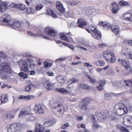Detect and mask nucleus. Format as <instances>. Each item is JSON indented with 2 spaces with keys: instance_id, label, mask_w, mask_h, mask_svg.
Instances as JSON below:
<instances>
[{
  "instance_id": "obj_51",
  "label": "nucleus",
  "mask_w": 132,
  "mask_h": 132,
  "mask_svg": "<svg viewBox=\"0 0 132 132\" xmlns=\"http://www.w3.org/2000/svg\"><path fill=\"white\" fill-rule=\"evenodd\" d=\"M104 63V62L102 60H100L96 63V64L99 66H103Z\"/></svg>"
},
{
  "instance_id": "obj_49",
  "label": "nucleus",
  "mask_w": 132,
  "mask_h": 132,
  "mask_svg": "<svg viewBox=\"0 0 132 132\" xmlns=\"http://www.w3.org/2000/svg\"><path fill=\"white\" fill-rule=\"evenodd\" d=\"M24 99L26 100H30L34 98L33 96L32 95H27V96H24Z\"/></svg>"
},
{
  "instance_id": "obj_27",
  "label": "nucleus",
  "mask_w": 132,
  "mask_h": 132,
  "mask_svg": "<svg viewBox=\"0 0 132 132\" xmlns=\"http://www.w3.org/2000/svg\"><path fill=\"white\" fill-rule=\"evenodd\" d=\"M79 108L83 110H86L88 109L87 104L82 101L79 105Z\"/></svg>"
},
{
  "instance_id": "obj_64",
  "label": "nucleus",
  "mask_w": 132,
  "mask_h": 132,
  "mask_svg": "<svg viewBox=\"0 0 132 132\" xmlns=\"http://www.w3.org/2000/svg\"><path fill=\"white\" fill-rule=\"evenodd\" d=\"M47 75L49 76H52L54 75V73L52 72L49 71L46 73Z\"/></svg>"
},
{
  "instance_id": "obj_23",
  "label": "nucleus",
  "mask_w": 132,
  "mask_h": 132,
  "mask_svg": "<svg viewBox=\"0 0 132 132\" xmlns=\"http://www.w3.org/2000/svg\"><path fill=\"white\" fill-rule=\"evenodd\" d=\"M77 24L79 27L82 28L84 26H86L87 24L86 22L83 19H80L78 20Z\"/></svg>"
},
{
  "instance_id": "obj_36",
  "label": "nucleus",
  "mask_w": 132,
  "mask_h": 132,
  "mask_svg": "<svg viewBox=\"0 0 132 132\" xmlns=\"http://www.w3.org/2000/svg\"><path fill=\"white\" fill-rule=\"evenodd\" d=\"M126 107L125 108L121 109L120 110L117 111L116 113L118 115H119L120 116H122L124 114H127V113H125V111L126 109Z\"/></svg>"
},
{
  "instance_id": "obj_54",
  "label": "nucleus",
  "mask_w": 132,
  "mask_h": 132,
  "mask_svg": "<svg viewBox=\"0 0 132 132\" xmlns=\"http://www.w3.org/2000/svg\"><path fill=\"white\" fill-rule=\"evenodd\" d=\"M124 119H125V121H126L129 122L132 119V117L130 116H127Z\"/></svg>"
},
{
  "instance_id": "obj_11",
  "label": "nucleus",
  "mask_w": 132,
  "mask_h": 132,
  "mask_svg": "<svg viewBox=\"0 0 132 132\" xmlns=\"http://www.w3.org/2000/svg\"><path fill=\"white\" fill-rule=\"evenodd\" d=\"M96 116L98 120L100 121H102L107 118L108 116L106 114L104 113L97 112L96 113Z\"/></svg>"
},
{
  "instance_id": "obj_52",
  "label": "nucleus",
  "mask_w": 132,
  "mask_h": 132,
  "mask_svg": "<svg viewBox=\"0 0 132 132\" xmlns=\"http://www.w3.org/2000/svg\"><path fill=\"white\" fill-rule=\"evenodd\" d=\"M111 94H112V95L114 96L115 97H117L123 95L124 94V92L118 93H112Z\"/></svg>"
},
{
  "instance_id": "obj_58",
  "label": "nucleus",
  "mask_w": 132,
  "mask_h": 132,
  "mask_svg": "<svg viewBox=\"0 0 132 132\" xmlns=\"http://www.w3.org/2000/svg\"><path fill=\"white\" fill-rule=\"evenodd\" d=\"M35 119V118L32 116H29L27 120L28 122L32 121Z\"/></svg>"
},
{
  "instance_id": "obj_45",
  "label": "nucleus",
  "mask_w": 132,
  "mask_h": 132,
  "mask_svg": "<svg viewBox=\"0 0 132 132\" xmlns=\"http://www.w3.org/2000/svg\"><path fill=\"white\" fill-rule=\"evenodd\" d=\"M118 4L120 6L127 5H128V3L123 0H121V1Z\"/></svg>"
},
{
  "instance_id": "obj_50",
  "label": "nucleus",
  "mask_w": 132,
  "mask_h": 132,
  "mask_svg": "<svg viewBox=\"0 0 132 132\" xmlns=\"http://www.w3.org/2000/svg\"><path fill=\"white\" fill-rule=\"evenodd\" d=\"M69 126V125L68 123H66L62 124L61 126V129H66Z\"/></svg>"
},
{
  "instance_id": "obj_22",
  "label": "nucleus",
  "mask_w": 132,
  "mask_h": 132,
  "mask_svg": "<svg viewBox=\"0 0 132 132\" xmlns=\"http://www.w3.org/2000/svg\"><path fill=\"white\" fill-rule=\"evenodd\" d=\"M125 107V105L121 103H119L116 104L114 107L115 109L117 110V111L120 110Z\"/></svg>"
},
{
  "instance_id": "obj_13",
  "label": "nucleus",
  "mask_w": 132,
  "mask_h": 132,
  "mask_svg": "<svg viewBox=\"0 0 132 132\" xmlns=\"http://www.w3.org/2000/svg\"><path fill=\"white\" fill-rule=\"evenodd\" d=\"M45 32L46 34L51 36L54 37L56 34L55 30L52 28L49 27H47L46 28Z\"/></svg>"
},
{
  "instance_id": "obj_2",
  "label": "nucleus",
  "mask_w": 132,
  "mask_h": 132,
  "mask_svg": "<svg viewBox=\"0 0 132 132\" xmlns=\"http://www.w3.org/2000/svg\"><path fill=\"white\" fill-rule=\"evenodd\" d=\"M51 107L52 111L56 116L60 117L63 115L64 109L61 102H55L52 105Z\"/></svg>"
},
{
  "instance_id": "obj_61",
  "label": "nucleus",
  "mask_w": 132,
  "mask_h": 132,
  "mask_svg": "<svg viewBox=\"0 0 132 132\" xmlns=\"http://www.w3.org/2000/svg\"><path fill=\"white\" fill-rule=\"evenodd\" d=\"M43 6L41 4H38L36 7V9L37 10H39L43 8Z\"/></svg>"
},
{
  "instance_id": "obj_44",
  "label": "nucleus",
  "mask_w": 132,
  "mask_h": 132,
  "mask_svg": "<svg viewBox=\"0 0 132 132\" xmlns=\"http://www.w3.org/2000/svg\"><path fill=\"white\" fill-rule=\"evenodd\" d=\"M19 75L21 77L24 79H27L28 77V75L24 73L21 72L19 73Z\"/></svg>"
},
{
  "instance_id": "obj_26",
  "label": "nucleus",
  "mask_w": 132,
  "mask_h": 132,
  "mask_svg": "<svg viewBox=\"0 0 132 132\" xmlns=\"http://www.w3.org/2000/svg\"><path fill=\"white\" fill-rule=\"evenodd\" d=\"M11 5L14 7H16L22 10H24L26 9L25 5L23 4L17 5L16 4H12Z\"/></svg>"
},
{
  "instance_id": "obj_20",
  "label": "nucleus",
  "mask_w": 132,
  "mask_h": 132,
  "mask_svg": "<svg viewBox=\"0 0 132 132\" xmlns=\"http://www.w3.org/2000/svg\"><path fill=\"white\" fill-rule=\"evenodd\" d=\"M121 83H124L125 86L128 87H131L132 86V79H130L128 80H123L121 81Z\"/></svg>"
},
{
  "instance_id": "obj_37",
  "label": "nucleus",
  "mask_w": 132,
  "mask_h": 132,
  "mask_svg": "<svg viewBox=\"0 0 132 132\" xmlns=\"http://www.w3.org/2000/svg\"><path fill=\"white\" fill-rule=\"evenodd\" d=\"M80 87L81 88L84 89H90L89 86L84 84H80Z\"/></svg>"
},
{
  "instance_id": "obj_30",
  "label": "nucleus",
  "mask_w": 132,
  "mask_h": 132,
  "mask_svg": "<svg viewBox=\"0 0 132 132\" xmlns=\"http://www.w3.org/2000/svg\"><path fill=\"white\" fill-rule=\"evenodd\" d=\"M46 84L49 90L52 89L55 87V83H51L48 80L46 81Z\"/></svg>"
},
{
  "instance_id": "obj_63",
  "label": "nucleus",
  "mask_w": 132,
  "mask_h": 132,
  "mask_svg": "<svg viewBox=\"0 0 132 132\" xmlns=\"http://www.w3.org/2000/svg\"><path fill=\"white\" fill-rule=\"evenodd\" d=\"M26 26L27 28H29L31 26V24L28 21V20H27L26 21Z\"/></svg>"
},
{
  "instance_id": "obj_41",
  "label": "nucleus",
  "mask_w": 132,
  "mask_h": 132,
  "mask_svg": "<svg viewBox=\"0 0 132 132\" xmlns=\"http://www.w3.org/2000/svg\"><path fill=\"white\" fill-rule=\"evenodd\" d=\"M93 125L92 126V128L95 129H98L100 127V126L97 123L96 121L93 122Z\"/></svg>"
},
{
  "instance_id": "obj_43",
  "label": "nucleus",
  "mask_w": 132,
  "mask_h": 132,
  "mask_svg": "<svg viewBox=\"0 0 132 132\" xmlns=\"http://www.w3.org/2000/svg\"><path fill=\"white\" fill-rule=\"evenodd\" d=\"M44 66L45 68L50 67L52 65V64L49 63L46 61H45L43 63Z\"/></svg>"
},
{
  "instance_id": "obj_34",
  "label": "nucleus",
  "mask_w": 132,
  "mask_h": 132,
  "mask_svg": "<svg viewBox=\"0 0 132 132\" xmlns=\"http://www.w3.org/2000/svg\"><path fill=\"white\" fill-rule=\"evenodd\" d=\"M116 128L121 132H129L126 128L122 126L121 125H117Z\"/></svg>"
},
{
  "instance_id": "obj_57",
  "label": "nucleus",
  "mask_w": 132,
  "mask_h": 132,
  "mask_svg": "<svg viewBox=\"0 0 132 132\" xmlns=\"http://www.w3.org/2000/svg\"><path fill=\"white\" fill-rule=\"evenodd\" d=\"M14 117V115H11L10 114H8L6 115V118L8 119L11 120L13 119Z\"/></svg>"
},
{
  "instance_id": "obj_3",
  "label": "nucleus",
  "mask_w": 132,
  "mask_h": 132,
  "mask_svg": "<svg viewBox=\"0 0 132 132\" xmlns=\"http://www.w3.org/2000/svg\"><path fill=\"white\" fill-rule=\"evenodd\" d=\"M86 30L89 33H91L92 36L94 39L97 40L101 39V34L95 26L91 25L89 29H87Z\"/></svg>"
},
{
  "instance_id": "obj_39",
  "label": "nucleus",
  "mask_w": 132,
  "mask_h": 132,
  "mask_svg": "<svg viewBox=\"0 0 132 132\" xmlns=\"http://www.w3.org/2000/svg\"><path fill=\"white\" fill-rule=\"evenodd\" d=\"M73 15V13L72 10H69L65 14V16L67 18L71 17Z\"/></svg>"
},
{
  "instance_id": "obj_33",
  "label": "nucleus",
  "mask_w": 132,
  "mask_h": 132,
  "mask_svg": "<svg viewBox=\"0 0 132 132\" xmlns=\"http://www.w3.org/2000/svg\"><path fill=\"white\" fill-rule=\"evenodd\" d=\"M8 96L7 95H3L0 97L2 103H5L8 101Z\"/></svg>"
},
{
  "instance_id": "obj_17",
  "label": "nucleus",
  "mask_w": 132,
  "mask_h": 132,
  "mask_svg": "<svg viewBox=\"0 0 132 132\" xmlns=\"http://www.w3.org/2000/svg\"><path fill=\"white\" fill-rule=\"evenodd\" d=\"M112 12L115 14L118 11V7L116 2H112L110 5Z\"/></svg>"
},
{
  "instance_id": "obj_19",
  "label": "nucleus",
  "mask_w": 132,
  "mask_h": 132,
  "mask_svg": "<svg viewBox=\"0 0 132 132\" xmlns=\"http://www.w3.org/2000/svg\"><path fill=\"white\" fill-rule=\"evenodd\" d=\"M28 34L29 35L32 36L33 37H40L44 38L46 39H49L48 38L46 37V36L42 34H33L31 32V31H28Z\"/></svg>"
},
{
  "instance_id": "obj_48",
  "label": "nucleus",
  "mask_w": 132,
  "mask_h": 132,
  "mask_svg": "<svg viewBox=\"0 0 132 132\" xmlns=\"http://www.w3.org/2000/svg\"><path fill=\"white\" fill-rule=\"evenodd\" d=\"M92 101V99L91 98L86 97L83 99L82 101L87 104V103L90 102Z\"/></svg>"
},
{
  "instance_id": "obj_55",
  "label": "nucleus",
  "mask_w": 132,
  "mask_h": 132,
  "mask_svg": "<svg viewBox=\"0 0 132 132\" xmlns=\"http://www.w3.org/2000/svg\"><path fill=\"white\" fill-rule=\"evenodd\" d=\"M112 25L110 26L107 23L106 25H105V27H104L103 28L104 29L106 30H108L111 29V27Z\"/></svg>"
},
{
  "instance_id": "obj_56",
  "label": "nucleus",
  "mask_w": 132,
  "mask_h": 132,
  "mask_svg": "<svg viewBox=\"0 0 132 132\" xmlns=\"http://www.w3.org/2000/svg\"><path fill=\"white\" fill-rule=\"evenodd\" d=\"M22 55L24 57H29V58L31 59L32 57H33L32 56H31L28 53H22Z\"/></svg>"
},
{
  "instance_id": "obj_15",
  "label": "nucleus",
  "mask_w": 132,
  "mask_h": 132,
  "mask_svg": "<svg viewBox=\"0 0 132 132\" xmlns=\"http://www.w3.org/2000/svg\"><path fill=\"white\" fill-rule=\"evenodd\" d=\"M27 82L28 84L27 86L25 87V91L26 92H29L31 91L32 88L35 87V86L29 80L27 81Z\"/></svg>"
},
{
  "instance_id": "obj_9",
  "label": "nucleus",
  "mask_w": 132,
  "mask_h": 132,
  "mask_svg": "<svg viewBox=\"0 0 132 132\" xmlns=\"http://www.w3.org/2000/svg\"><path fill=\"white\" fill-rule=\"evenodd\" d=\"M24 23L23 22H19L15 20H14L13 24H11L12 28L16 30L20 31L19 28L22 29Z\"/></svg>"
},
{
  "instance_id": "obj_62",
  "label": "nucleus",
  "mask_w": 132,
  "mask_h": 132,
  "mask_svg": "<svg viewBox=\"0 0 132 132\" xmlns=\"http://www.w3.org/2000/svg\"><path fill=\"white\" fill-rule=\"evenodd\" d=\"M112 93H106L105 94V98H107L109 97L111 95H112Z\"/></svg>"
},
{
  "instance_id": "obj_40",
  "label": "nucleus",
  "mask_w": 132,
  "mask_h": 132,
  "mask_svg": "<svg viewBox=\"0 0 132 132\" xmlns=\"http://www.w3.org/2000/svg\"><path fill=\"white\" fill-rule=\"evenodd\" d=\"M36 12V10L34 9L31 8H29L26 11L27 14H32Z\"/></svg>"
},
{
  "instance_id": "obj_60",
  "label": "nucleus",
  "mask_w": 132,
  "mask_h": 132,
  "mask_svg": "<svg viewBox=\"0 0 132 132\" xmlns=\"http://www.w3.org/2000/svg\"><path fill=\"white\" fill-rule=\"evenodd\" d=\"M65 59V57H62L61 58H58L55 61L56 62H60L62 61H63Z\"/></svg>"
},
{
  "instance_id": "obj_4",
  "label": "nucleus",
  "mask_w": 132,
  "mask_h": 132,
  "mask_svg": "<svg viewBox=\"0 0 132 132\" xmlns=\"http://www.w3.org/2000/svg\"><path fill=\"white\" fill-rule=\"evenodd\" d=\"M23 127V124L14 123L8 125L6 128L8 132H16L19 130Z\"/></svg>"
},
{
  "instance_id": "obj_46",
  "label": "nucleus",
  "mask_w": 132,
  "mask_h": 132,
  "mask_svg": "<svg viewBox=\"0 0 132 132\" xmlns=\"http://www.w3.org/2000/svg\"><path fill=\"white\" fill-rule=\"evenodd\" d=\"M0 57L3 59H6L7 58V56L4 52H0Z\"/></svg>"
},
{
  "instance_id": "obj_6",
  "label": "nucleus",
  "mask_w": 132,
  "mask_h": 132,
  "mask_svg": "<svg viewBox=\"0 0 132 132\" xmlns=\"http://www.w3.org/2000/svg\"><path fill=\"white\" fill-rule=\"evenodd\" d=\"M0 71L8 73H12V70L9 64L6 62H2L0 65Z\"/></svg>"
},
{
  "instance_id": "obj_14",
  "label": "nucleus",
  "mask_w": 132,
  "mask_h": 132,
  "mask_svg": "<svg viewBox=\"0 0 132 132\" xmlns=\"http://www.w3.org/2000/svg\"><path fill=\"white\" fill-rule=\"evenodd\" d=\"M35 112L37 114H43L44 113V110L42 106L39 104H37L36 105L35 107Z\"/></svg>"
},
{
  "instance_id": "obj_10",
  "label": "nucleus",
  "mask_w": 132,
  "mask_h": 132,
  "mask_svg": "<svg viewBox=\"0 0 132 132\" xmlns=\"http://www.w3.org/2000/svg\"><path fill=\"white\" fill-rule=\"evenodd\" d=\"M122 53L127 59H132V51L127 48H123L122 50Z\"/></svg>"
},
{
  "instance_id": "obj_53",
  "label": "nucleus",
  "mask_w": 132,
  "mask_h": 132,
  "mask_svg": "<svg viewBox=\"0 0 132 132\" xmlns=\"http://www.w3.org/2000/svg\"><path fill=\"white\" fill-rule=\"evenodd\" d=\"M86 76L89 79V81L92 83H94L95 82L96 80L93 78L89 77L88 75H87Z\"/></svg>"
},
{
  "instance_id": "obj_32",
  "label": "nucleus",
  "mask_w": 132,
  "mask_h": 132,
  "mask_svg": "<svg viewBox=\"0 0 132 132\" xmlns=\"http://www.w3.org/2000/svg\"><path fill=\"white\" fill-rule=\"evenodd\" d=\"M56 7L61 12L64 11L65 9L63 8L61 3L60 2H57L56 3Z\"/></svg>"
},
{
  "instance_id": "obj_16",
  "label": "nucleus",
  "mask_w": 132,
  "mask_h": 132,
  "mask_svg": "<svg viewBox=\"0 0 132 132\" xmlns=\"http://www.w3.org/2000/svg\"><path fill=\"white\" fill-rule=\"evenodd\" d=\"M36 132H43L45 130V128L39 123H36L35 125Z\"/></svg>"
},
{
  "instance_id": "obj_31",
  "label": "nucleus",
  "mask_w": 132,
  "mask_h": 132,
  "mask_svg": "<svg viewBox=\"0 0 132 132\" xmlns=\"http://www.w3.org/2000/svg\"><path fill=\"white\" fill-rule=\"evenodd\" d=\"M46 13L47 15H51L53 18H55L57 17V15L49 8H48L46 10Z\"/></svg>"
},
{
  "instance_id": "obj_47",
  "label": "nucleus",
  "mask_w": 132,
  "mask_h": 132,
  "mask_svg": "<svg viewBox=\"0 0 132 132\" xmlns=\"http://www.w3.org/2000/svg\"><path fill=\"white\" fill-rule=\"evenodd\" d=\"M0 77L3 79L5 80L7 79V77L6 75L2 73L1 71H0Z\"/></svg>"
},
{
  "instance_id": "obj_5",
  "label": "nucleus",
  "mask_w": 132,
  "mask_h": 132,
  "mask_svg": "<svg viewBox=\"0 0 132 132\" xmlns=\"http://www.w3.org/2000/svg\"><path fill=\"white\" fill-rule=\"evenodd\" d=\"M103 57L109 63H113L115 61V58L113 54L110 50L104 51Z\"/></svg>"
},
{
  "instance_id": "obj_7",
  "label": "nucleus",
  "mask_w": 132,
  "mask_h": 132,
  "mask_svg": "<svg viewBox=\"0 0 132 132\" xmlns=\"http://www.w3.org/2000/svg\"><path fill=\"white\" fill-rule=\"evenodd\" d=\"M118 61L122 66L125 69L130 72H132V69L130 66L129 62H127L124 60L120 59H119Z\"/></svg>"
},
{
  "instance_id": "obj_18",
  "label": "nucleus",
  "mask_w": 132,
  "mask_h": 132,
  "mask_svg": "<svg viewBox=\"0 0 132 132\" xmlns=\"http://www.w3.org/2000/svg\"><path fill=\"white\" fill-rule=\"evenodd\" d=\"M7 7V3L4 2H0V12H3Z\"/></svg>"
},
{
  "instance_id": "obj_8",
  "label": "nucleus",
  "mask_w": 132,
  "mask_h": 132,
  "mask_svg": "<svg viewBox=\"0 0 132 132\" xmlns=\"http://www.w3.org/2000/svg\"><path fill=\"white\" fill-rule=\"evenodd\" d=\"M60 38L62 40L67 42H72L73 41L72 38L70 36H71L70 32H69L65 34L61 32L59 34Z\"/></svg>"
},
{
  "instance_id": "obj_12",
  "label": "nucleus",
  "mask_w": 132,
  "mask_h": 132,
  "mask_svg": "<svg viewBox=\"0 0 132 132\" xmlns=\"http://www.w3.org/2000/svg\"><path fill=\"white\" fill-rule=\"evenodd\" d=\"M11 20L10 16L7 13L3 14L0 19L1 21L6 23H9Z\"/></svg>"
},
{
  "instance_id": "obj_29",
  "label": "nucleus",
  "mask_w": 132,
  "mask_h": 132,
  "mask_svg": "<svg viewBox=\"0 0 132 132\" xmlns=\"http://www.w3.org/2000/svg\"><path fill=\"white\" fill-rule=\"evenodd\" d=\"M56 78L57 81L60 83L63 84L65 82V79L63 76L59 75L56 77Z\"/></svg>"
},
{
  "instance_id": "obj_35",
  "label": "nucleus",
  "mask_w": 132,
  "mask_h": 132,
  "mask_svg": "<svg viewBox=\"0 0 132 132\" xmlns=\"http://www.w3.org/2000/svg\"><path fill=\"white\" fill-rule=\"evenodd\" d=\"M28 114V112L27 111L24 110L20 111L19 112L18 117L19 118H22L25 116L27 115Z\"/></svg>"
},
{
  "instance_id": "obj_42",
  "label": "nucleus",
  "mask_w": 132,
  "mask_h": 132,
  "mask_svg": "<svg viewBox=\"0 0 132 132\" xmlns=\"http://www.w3.org/2000/svg\"><path fill=\"white\" fill-rule=\"evenodd\" d=\"M125 110V113H127L128 112H130L132 111V105H130L126 106Z\"/></svg>"
},
{
  "instance_id": "obj_1",
  "label": "nucleus",
  "mask_w": 132,
  "mask_h": 132,
  "mask_svg": "<svg viewBox=\"0 0 132 132\" xmlns=\"http://www.w3.org/2000/svg\"><path fill=\"white\" fill-rule=\"evenodd\" d=\"M34 57H32L31 59H26L25 60L20 59L18 63L21 70L24 72H27L29 70L28 64H29L31 68H34L36 67L37 65L32 62L34 61Z\"/></svg>"
},
{
  "instance_id": "obj_24",
  "label": "nucleus",
  "mask_w": 132,
  "mask_h": 132,
  "mask_svg": "<svg viewBox=\"0 0 132 132\" xmlns=\"http://www.w3.org/2000/svg\"><path fill=\"white\" fill-rule=\"evenodd\" d=\"M123 18L124 19L132 22V14L130 13H126L123 14Z\"/></svg>"
},
{
  "instance_id": "obj_28",
  "label": "nucleus",
  "mask_w": 132,
  "mask_h": 132,
  "mask_svg": "<svg viewBox=\"0 0 132 132\" xmlns=\"http://www.w3.org/2000/svg\"><path fill=\"white\" fill-rule=\"evenodd\" d=\"M111 29L115 34L117 35L119 32V30L118 27L114 25H112L111 27Z\"/></svg>"
},
{
  "instance_id": "obj_25",
  "label": "nucleus",
  "mask_w": 132,
  "mask_h": 132,
  "mask_svg": "<svg viewBox=\"0 0 132 132\" xmlns=\"http://www.w3.org/2000/svg\"><path fill=\"white\" fill-rule=\"evenodd\" d=\"M78 82V80L76 78H71L68 79L67 82V84L68 85H70L73 84H74L75 83Z\"/></svg>"
},
{
  "instance_id": "obj_59",
  "label": "nucleus",
  "mask_w": 132,
  "mask_h": 132,
  "mask_svg": "<svg viewBox=\"0 0 132 132\" xmlns=\"http://www.w3.org/2000/svg\"><path fill=\"white\" fill-rule=\"evenodd\" d=\"M107 22H104L103 21H102L101 22H100L99 23V24L100 25L102 26L103 27V28L104 27H105V25H106V24H107Z\"/></svg>"
},
{
  "instance_id": "obj_21",
  "label": "nucleus",
  "mask_w": 132,
  "mask_h": 132,
  "mask_svg": "<svg viewBox=\"0 0 132 132\" xmlns=\"http://www.w3.org/2000/svg\"><path fill=\"white\" fill-rule=\"evenodd\" d=\"M56 90L64 95H67L69 94V92L63 88H57L56 89Z\"/></svg>"
},
{
  "instance_id": "obj_38",
  "label": "nucleus",
  "mask_w": 132,
  "mask_h": 132,
  "mask_svg": "<svg viewBox=\"0 0 132 132\" xmlns=\"http://www.w3.org/2000/svg\"><path fill=\"white\" fill-rule=\"evenodd\" d=\"M52 124V120H50L48 121H45L44 123V126L46 127H50Z\"/></svg>"
}]
</instances>
